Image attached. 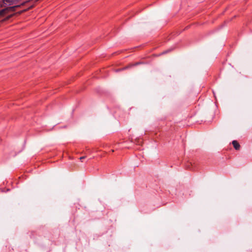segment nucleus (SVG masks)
<instances>
[{
    "mask_svg": "<svg viewBox=\"0 0 252 252\" xmlns=\"http://www.w3.org/2000/svg\"><path fill=\"white\" fill-rule=\"evenodd\" d=\"M8 12L7 11L6 8L2 9L0 10V18L4 16L6 14H8Z\"/></svg>",
    "mask_w": 252,
    "mask_h": 252,
    "instance_id": "3",
    "label": "nucleus"
},
{
    "mask_svg": "<svg viewBox=\"0 0 252 252\" xmlns=\"http://www.w3.org/2000/svg\"><path fill=\"white\" fill-rule=\"evenodd\" d=\"M86 158V157L83 156L80 158V160H82V159H83Z\"/></svg>",
    "mask_w": 252,
    "mask_h": 252,
    "instance_id": "6",
    "label": "nucleus"
},
{
    "mask_svg": "<svg viewBox=\"0 0 252 252\" xmlns=\"http://www.w3.org/2000/svg\"><path fill=\"white\" fill-rule=\"evenodd\" d=\"M33 5H32L31 6H30V7H29V8H27V9H25L23 10H22V11H19V12H17V13H15V14H22V13H23V12H26V11H27L28 10H29V9H30L32 8L33 7Z\"/></svg>",
    "mask_w": 252,
    "mask_h": 252,
    "instance_id": "5",
    "label": "nucleus"
},
{
    "mask_svg": "<svg viewBox=\"0 0 252 252\" xmlns=\"http://www.w3.org/2000/svg\"><path fill=\"white\" fill-rule=\"evenodd\" d=\"M28 1H25L24 2L22 3L21 4L19 5H16L13 6H9L6 7L7 11L8 13L10 12H13L16 10V8L20 7L22 5H24L26 3L28 2Z\"/></svg>",
    "mask_w": 252,
    "mask_h": 252,
    "instance_id": "1",
    "label": "nucleus"
},
{
    "mask_svg": "<svg viewBox=\"0 0 252 252\" xmlns=\"http://www.w3.org/2000/svg\"><path fill=\"white\" fill-rule=\"evenodd\" d=\"M232 144L235 150H239L240 149V145L236 140H233Z\"/></svg>",
    "mask_w": 252,
    "mask_h": 252,
    "instance_id": "2",
    "label": "nucleus"
},
{
    "mask_svg": "<svg viewBox=\"0 0 252 252\" xmlns=\"http://www.w3.org/2000/svg\"><path fill=\"white\" fill-rule=\"evenodd\" d=\"M3 6L2 4H0V8L2 7Z\"/></svg>",
    "mask_w": 252,
    "mask_h": 252,
    "instance_id": "7",
    "label": "nucleus"
},
{
    "mask_svg": "<svg viewBox=\"0 0 252 252\" xmlns=\"http://www.w3.org/2000/svg\"><path fill=\"white\" fill-rule=\"evenodd\" d=\"M14 15H15V13H14V14H10V15L7 16L5 18H4L3 20H2L0 21V22H3L6 21L7 20H8L9 19L12 18Z\"/></svg>",
    "mask_w": 252,
    "mask_h": 252,
    "instance_id": "4",
    "label": "nucleus"
}]
</instances>
